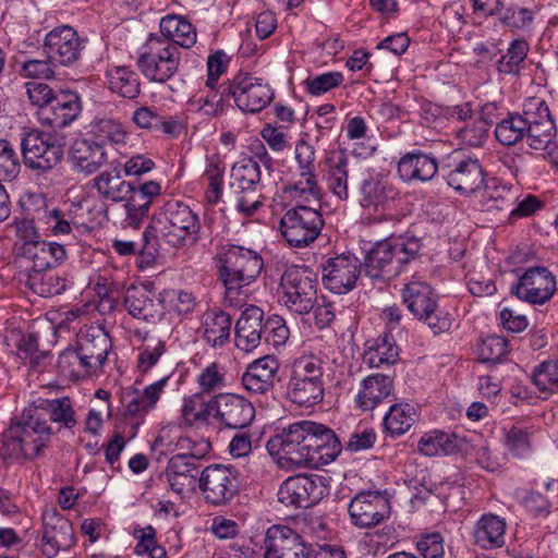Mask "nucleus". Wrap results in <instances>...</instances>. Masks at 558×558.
<instances>
[{"instance_id": "nucleus-25", "label": "nucleus", "mask_w": 558, "mask_h": 558, "mask_svg": "<svg viewBox=\"0 0 558 558\" xmlns=\"http://www.w3.org/2000/svg\"><path fill=\"white\" fill-rule=\"evenodd\" d=\"M19 253L31 264L29 272L51 269L66 259V251L62 244L41 239L21 245Z\"/></svg>"}, {"instance_id": "nucleus-31", "label": "nucleus", "mask_w": 558, "mask_h": 558, "mask_svg": "<svg viewBox=\"0 0 558 558\" xmlns=\"http://www.w3.org/2000/svg\"><path fill=\"white\" fill-rule=\"evenodd\" d=\"M279 362L270 355L251 363L242 375V385L251 393H265L274 387Z\"/></svg>"}, {"instance_id": "nucleus-47", "label": "nucleus", "mask_w": 558, "mask_h": 558, "mask_svg": "<svg viewBox=\"0 0 558 558\" xmlns=\"http://www.w3.org/2000/svg\"><path fill=\"white\" fill-rule=\"evenodd\" d=\"M94 182L98 193L112 202L125 201L132 192V183L123 180L117 169L101 172Z\"/></svg>"}, {"instance_id": "nucleus-32", "label": "nucleus", "mask_w": 558, "mask_h": 558, "mask_svg": "<svg viewBox=\"0 0 558 558\" xmlns=\"http://www.w3.org/2000/svg\"><path fill=\"white\" fill-rule=\"evenodd\" d=\"M71 160L77 171L93 174L107 163L108 150L94 138L76 141L71 149Z\"/></svg>"}, {"instance_id": "nucleus-56", "label": "nucleus", "mask_w": 558, "mask_h": 558, "mask_svg": "<svg viewBox=\"0 0 558 558\" xmlns=\"http://www.w3.org/2000/svg\"><path fill=\"white\" fill-rule=\"evenodd\" d=\"M205 456H171L168 463L169 474H175L190 484H195L201 476L197 459Z\"/></svg>"}, {"instance_id": "nucleus-63", "label": "nucleus", "mask_w": 558, "mask_h": 558, "mask_svg": "<svg viewBox=\"0 0 558 558\" xmlns=\"http://www.w3.org/2000/svg\"><path fill=\"white\" fill-rule=\"evenodd\" d=\"M515 495L523 507L535 517H545L550 512V502L544 495L526 489H519Z\"/></svg>"}, {"instance_id": "nucleus-51", "label": "nucleus", "mask_w": 558, "mask_h": 558, "mask_svg": "<svg viewBox=\"0 0 558 558\" xmlns=\"http://www.w3.org/2000/svg\"><path fill=\"white\" fill-rule=\"evenodd\" d=\"M181 415L185 424H208L209 418L214 417L213 398L205 401L202 393H194L183 401Z\"/></svg>"}, {"instance_id": "nucleus-14", "label": "nucleus", "mask_w": 558, "mask_h": 558, "mask_svg": "<svg viewBox=\"0 0 558 558\" xmlns=\"http://www.w3.org/2000/svg\"><path fill=\"white\" fill-rule=\"evenodd\" d=\"M231 97L243 112L257 113L274 99L270 85L251 73H239L232 78Z\"/></svg>"}, {"instance_id": "nucleus-53", "label": "nucleus", "mask_w": 558, "mask_h": 558, "mask_svg": "<svg viewBox=\"0 0 558 558\" xmlns=\"http://www.w3.org/2000/svg\"><path fill=\"white\" fill-rule=\"evenodd\" d=\"M58 368L64 377L74 380L94 375V372L87 366L76 347L68 348L60 353Z\"/></svg>"}, {"instance_id": "nucleus-40", "label": "nucleus", "mask_w": 558, "mask_h": 558, "mask_svg": "<svg viewBox=\"0 0 558 558\" xmlns=\"http://www.w3.org/2000/svg\"><path fill=\"white\" fill-rule=\"evenodd\" d=\"M402 300L408 310L420 318L428 310H434L437 303L436 294L425 281L412 280L402 290Z\"/></svg>"}, {"instance_id": "nucleus-62", "label": "nucleus", "mask_w": 558, "mask_h": 558, "mask_svg": "<svg viewBox=\"0 0 558 558\" xmlns=\"http://www.w3.org/2000/svg\"><path fill=\"white\" fill-rule=\"evenodd\" d=\"M17 349L20 357L23 361L28 362L31 367L34 369H39L43 361L48 356L47 351H40L38 349V338L33 333L23 337Z\"/></svg>"}, {"instance_id": "nucleus-59", "label": "nucleus", "mask_w": 558, "mask_h": 558, "mask_svg": "<svg viewBox=\"0 0 558 558\" xmlns=\"http://www.w3.org/2000/svg\"><path fill=\"white\" fill-rule=\"evenodd\" d=\"M276 463L287 471H299L302 469H318L320 465L329 464L338 456H300L294 459L292 456H276Z\"/></svg>"}, {"instance_id": "nucleus-58", "label": "nucleus", "mask_w": 558, "mask_h": 558, "mask_svg": "<svg viewBox=\"0 0 558 558\" xmlns=\"http://www.w3.org/2000/svg\"><path fill=\"white\" fill-rule=\"evenodd\" d=\"M20 171V158L13 144L7 138L0 137V179L12 181Z\"/></svg>"}, {"instance_id": "nucleus-37", "label": "nucleus", "mask_w": 558, "mask_h": 558, "mask_svg": "<svg viewBox=\"0 0 558 558\" xmlns=\"http://www.w3.org/2000/svg\"><path fill=\"white\" fill-rule=\"evenodd\" d=\"M349 159L344 151H331L327 158L326 182L329 191L340 201L349 198Z\"/></svg>"}, {"instance_id": "nucleus-28", "label": "nucleus", "mask_w": 558, "mask_h": 558, "mask_svg": "<svg viewBox=\"0 0 558 558\" xmlns=\"http://www.w3.org/2000/svg\"><path fill=\"white\" fill-rule=\"evenodd\" d=\"M265 558L311 550L302 536L287 525H272L265 537Z\"/></svg>"}, {"instance_id": "nucleus-42", "label": "nucleus", "mask_w": 558, "mask_h": 558, "mask_svg": "<svg viewBox=\"0 0 558 558\" xmlns=\"http://www.w3.org/2000/svg\"><path fill=\"white\" fill-rule=\"evenodd\" d=\"M161 35L159 40L167 39L175 45V48H191L196 43V31L185 19L178 15H167L160 21Z\"/></svg>"}, {"instance_id": "nucleus-9", "label": "nucleus", "mask_w": 558, "mask_h": 558, "mask_svg": "<svg viewBox=\"0 0 558 558\" xmlns=\"http://www.w3.org/2000/svg\"><path fill=\"white\" fill-rule=\"evenodd\" d=\"M323 227L324 219L318 209L299 204L284 213L279 230L290 246L305 247L318 238Z\"/></svg>"}, {"instance_id": "nucleus-49", "label": "nucleus", "mask_w": 558, "mask_h": 558, "mask_svg": "<svg viewBox=\"0 0 558 558\" xmlns=\"http://www.w3.org/2000/svg\"><path fill=\"white\" fill-rule=\"evenodd\" d=\"M35 405L45 413L46 420L49 417L52 422L61 423L66 428H72L76 424L75 412L68 397L38 399Z\"/></svg>"}, {"instance_id": "nucleus-52", "label": "nucleus", "mask_w": 558, "mask_h": 558, "mask_svg": "<svg viewBox=\"0 0 558 558\" xmlns=\"http://www.w3.org/2000/svg\"><path fill=\"white\" fill-rule=\"evenodd\" d=\"M94 140L106 148L108 145L119 147L126 143L128 132L123 125L112 119H100L93 126Z\"/></svg>"}, {"instance_id": "nucleus-34", "label": "nucleus", "mask_w": 558, "mask_h": 558, "mask_svg": "<svg viewBox=\"0 0 558 558\" xmlns=\"http://www.w3.org/2000/svg\"><path fill=\"white\" fill-rule=\"evenodd\" d=\"M397 169L403 182H412L414 180L427 182L436 175L438 163L433 155L414 150L400 158Z\"/></svg>"}, {"instance_id": "nucleus-10", "label": "nucleus", "mask_w": 558, "mask_h": 558, "mask_svg": "<svg viewBox=\"0 0 558 558\" xmlns=\"http://www.w3.org/2000/svg\"><path fill=\"white\" fill-rule=\"evenodd\" d=\"M21 149L25 167L39 174L52 170L63 158V147L56 136L43 131L26 133Z\"/></svg>"}, {"instance_id": "nucleus-13", "label": "nucleus", "mask_w": 558, "mask_h": 558, "mask_svg": "<svg viewBox=\"0 0 558 558\" xmlns=\"http://www.w3.org/2000/svg\"><path fill=\"white\" fill-rule=\"evenodd\" d=\"M520 116L529 132V146L534 149L546 148L556 133L547 102L541 97H530L524 100Z\"/></svg>"}, {"instance_id": "nucleus-35", "label": "nucleus", "mask_w": 558, "mask_h": 558, "mask_svg": "<svg viewBox=\"0 0 558 558\" xmlns=\"http://www.w3.org/2000/svg\"><path fill=\"white\" fill-rule=\"evenodd\" d=\"M506 520L494 513L483 514L472 532L474 544L482 549L500 548L506 543Z\"/></svg>"}, {"instance_id": "nucleus-57", "label": "nucleus", "mask_w": 558, "mask_h": 558, "mask_svg": "<svg viewBox=\"0 0 558 558\" xmlns=\"http://www.w3.org/2000/svg\"><path fill=\"white\" fill-rule=\"evenodd\" d=\"M47 229L56 236L68 235L77 223L73 220L70 211L65 213L59 208L46 207L43 217Z\"/></svg>"}, {"instance_id": "nucleus-39", "label": "nucleus", "mask_w": 558, "mask_h": 558, "mask_svg": "<svg viewBox=\"0 0 558 558\" xmlns=\"http://www.w3.org/2000/svg\"><path fill=\"white\" fill-rule=\"evenodd\" d=\"M230 189L235 197V207L243 216L254 215L262 206V181L231 180Z\"/></svg>"}, {"instance_id": "nucleus-60", "label": "nucleus", "mask_w": 558, "mask_h": 558, "mask_svg": "<svg viewBox=\"0 0 558 558\" xmlns=\"http://www.w3.org/2000/svg\"><path fill=\"white\" fill-rule=\"evenodd\" d=\"M25 88L31 104L39 108L38 114L40 119L43 111H49V107L58 93H54L46 83L36 81L26 83Z\"/></svg>"}, {"instance_id": "nucleus-55", "label": "nucleus", "mask_w": 558, "mask_h": 558, "mask_svg": "<svg viewBox=\"0 0 558 558\" xmlns=\"http://www.w3.org/2000/svg\"><path fill=\"white\" fill-rule=\"evenodd\" d=\"M290 192L298 205L303 203L319 204L322 197V190L315 173L300 174V179L292 184Z\"/></svg>"}, {"instance_id": "nucleus-20", "label": "nucleus", "mask_w": 558, "mask_h": 558, "mask_svg": "<svg viewBox=\"0 0 558 558\" xmlns=\"http://www.w3.org/2000/svg\"><path fill=\"white\" fill-rule=\"evenodd\" d=\"M277 496L278 500L287 507L306 509L320 500L323 490L312 477L298 474L281 484Z\"/></svg>"}, {"instance_id": "nucleus-6", "label": "nucleus", "mask_w": 558, "mask_h": 558, "mask_svg": "<svg viewBox=\"0 0 558 558\" xmlns=\"http://www.w3.org/2000/svg\"><path fill=\"white\" fill-rule=\"evenodd\" d=\"M315 274L304 265L286 268L280 279L281 302L292 313L308 314L317 302Z\"/></svg>"}, {"instance_id": "nucleus-5", "label": "nucleus", "mask_w": 558, "mask_h": 558, "mask_svg": "<svg viewBox=\"0 0 558 558\" xmlns=\"http://www.w3.org/2000/svg\"><path fill=\"white\" fill-rule=\"evenodd\" d=\"M323 362L315 355H302L293 365L288 383L290 400L301 407L319 403L324 397Z\"/></svg>"}, {"instance_id": "nucleus-33", "label": "nucleus", "mask_w": 558, "mask_h": 558, "mask_svg": "<svg viewBox=\"0 0 558 558\" xmlns=\"http://www.w3.org/2000/svg\"><path fill=\"white\" fill-rule=\"evenodd\" d=\"M81 101L76 93L59 92L53 98L49 111H43L40 121L54 129L70 125L81 112Z\"/></svg>"}, {"instance_id": "nucleus-27", "label": "nucleus", "mask_w": 558, "mask_h": 558, "mask_svg": "<svg viewBox=\"0 0 558 558\" xmlns=\"http://www.w3.org/2000/svg\"><path fill=\"white\" fill-rule=\"evenodd\" d=\"M397 189L381 174H368L359 185V202L363 208L379 210L397 196Z\"/></svg>"}, {"instance_id": "nucleus-23", "label": "nucleus", "mask_w": 558, "mask_h": 558, "mask_svg": "<svg viewBox=\"0 0 558 558\" xmlns=\"http://www.w3.org/2000/svg\"><path fill=\"white\" fill-rule=\"evenodd\" d=\"M445 179L450 187L464 195L476 192L486 181L480 160L472 157L453 160Z\"/></svg>"}, {"instance_id": "nucleus-8", "label": "nucleus", "mask_w": 558, "mask_h": 558, "mask_svg": "<svg viewBox=\"0 0 558 558\" xmlns=\"http://www.w3.org/2000/svg\"><path fill=\"white\" fill-rule=\"evenodd\" d=\"M180 61L181 52L173 43L151 34L138 56L137 66L147 80L162 84L178 72Z\"/></svg>"}, {"instance_id": "nucleus-12", "label": "nucleus", "mask_w": 558, "mask_h": 558, "mask_svg": "<svg viewBox=\"0 0 558 558\" xmlns=\"http://www.w3.org/2000/svg\"><path fill=\"white\" fill-rule=\"evenodd\" d=\"M351 522L360 529H371L390 517L389 494L384 490H364L357 493L348 508Z\"/></svg>"}, {"instance_id": "nucleus-64", "label": "nucleus", "mask_w": 558, "mask_h": 558, "mask_svg": "<svg viewBox=\"0 0 558 558\" xmlns=\"http://www.w3.org/2000/svg\"><path fill=\"white\" fill-rule=\"evenodd\" d=\"M505 444L511 451L525 452L533 449V433L522 426H512L505 433Z\"/></svg>"}, {"instance_id": "nucleus-11", "label": "nucleus", "mask_w": 558, "mask_h": 558, "mask_svg": "<svg viewBox=\"0 0 558 558\" xmlns=\"http://www.w3.org/2000/svg\"><path fill=\"white\" fill-rule=\"evenodd\" d=\"M556 290V277L545 266L527 268L510 286V293L512 295L533 305H543L549 302Z\"/></svg>"}, {"instance_id": "nucleus-44", "label": "nucleus", "mask_w": 558, "mask_h": 558, "mask_svg": "<svg viewBox=\"0 0 558 558\" xmlns=\"http://www.w3.org/2000/svg\"><path fill=\"white\" fill-rule=\"evenodd\" d=\"M530 51L529 43L525 39L512 40L506 52L496 62V70L504 75L518 77L527 64Z\"/></svg>"}, {"instance_id": "nucleus-7", "label": "nucleus", "mask_w": 558, "mask_h": 558, "mask_svg": "<svg viewBox=\"0 0 558 558\" xmlns=\"http://www.w3.org/2000/svg\"><path fill=\"white\" fill-rule=\"evenodd\" d=\"M52 429L46 420L45 413L35 405L26 408L19 421L13 423L4 433L7 441H11L15 451L16 446L24 453L33 451L39 453L51 440Z\"/></svg>"}, {"instance_id": "nucleus-54", "label": "nucleus", "mask_w": 558, "mask_h": 558, "mask_svg": "<svg viewBox=\"0 0 558 558\" xmlns=\"http://www.w3.org/2000/svg\"><path fill=\"white\" fill-rule=\"evenodd\" d=\"M204 179L208 182L206 199L209 204H216L222 196V178L225 163L216 155L207 157Z\"/></svg>"}, {"instance_id": "nucleus-22", "label": "nucleus", "mask_w": 558, "mask_h": 558, "mask_svg": "<svg viewBox=\"0 0 558 558\" xmlns=\"http://www.w3.org/2000/svg\"><path fill=\"white\" fill-rule=\"evenodd\" d=\"M87 366L97 374L107 361L111 339L100 327L89 326L80 330L75 345Z\"/></svg>"}, {"instance_id": "nucleus-61", "label": "nucleus", "mask_w": 558, "mask_h": 558, "mask_svg": "<svg viewBox=\"0 0 558 558\" xmlns=\"http://www.w3.org/2000/svg\"><path fill=\"white\" fill-rule=\"evenodd\" d=\"M343 80V74L341 72H327L308 77L304 81V85L310 95L320 96L341 85Z\"/></svg>"}, {"instance_id": "nucleus-36", "label": "nucleus", "mask_w": 558, "mask_h": 558, "mask_svg": "<svg viewBox=\"0 0 558 558\" xmlns=\"http://www.w3.org/2000/svg\"><path fill=\"white\" fill-rule=\"evenodd\" d=\"M168 380L169 376H165L161 379L146 386L142 392L137 391L136 389L133 391L128 390L124 393L123 399L126 402V414L133 417H137L154 409L160 399V395L163 391Z\"/></svg>"}, {"instance_id": "nucleus-24", "label": "nucleus", "mask_w": 558, "mask_h": 558, "mask_svg": "<svg viewBox=\"0 0 558 558\" xmlns=\"http://www.w3.org/2000/svg\"><path fill=\"white\" fill-rule=\"evenodd\" d=\"M265 327L264 311L256 305L247 306L235 324L236 348L244 352H252L264 339Z\"/></svg>"}, {"instance_id": "nucleus-15", "label": "nucleus", "mask_w": 558, "mask_h": 558, "mask_svg": "<svg viewBox=\"0 0 558 558\" xmlns=\"http://www.w3.org/2000/svg\"><path fill=\"white\" fill-rule=\"evenodd\" d=\"M198 484L207 502L227 505L238 493V473L231 466L213 464L202 471Z\"/></svg>"}, {"instance_id": "nucleus-29", "label": "nucleus", "mask_w": 558, "mask_h": 558, "mask_svg": "<svg viewBox=\"0 0 558 558\" xmlns=\"http://www.w3.org/2000/svg\"><path fill=\"white\" fill-rule=\"evenodd\" d=\"M474 437L476 436L469 438L465 435L434 429L425 433L418 445L421 451L427 449L434 453H470L475 450Z\"/></svg>"}, {"instance_id": "nucleus-48", "label": "nucleus", "mask_w": 558, "mask_h": 558, "mask_svg": "<svg viewBox=\"0 0 558 558\" xmlns=\"http://www.w3.org/2000/svg\"><path fill=\"white\" fill-rule=\"evenodd\" d=\"M416 411L407 402L395 403L384 416L385 430L391 436L405 434L414 424Z\"/></svg>"}, {"instance_id": "nucleus-1", "label": "nucleus", "mask_w": 558, "mask_h": 558, "mask_svg": "<svg viewBox=\"0 0 558 558\" xmlns=\"http://www.w3.org/2000/svg\"><path fill=\"white\" fill-rule=\"evenodd\" d=\"M202 229L198 215L181 201L163 204L143 232L140 268L151 267L159 256L161 242L173 248L195 244Z\"/></svg>"}, {"instance_id": "nucleus-21", "label": "nucleus", "mask_w": 558, "mask_h": 558, "mask_svg": "<svg viewBox=\"0 0 558 558\" xmlns=\"http://www.w3.org/2000/svg\"><path fill=\"white\" fill-rule=\"evenodd\" d=\"M124 306L130 315L146 322H155L163 314L162 300L153 283L130 286L124 294Z\"/></svg>"}, {"instance_id": "nucleus-43", "label": "nucleus", "mask_w": 558, "mask_h": 558, "mask_svg": "<svg viewBox=\"0 0 558 558\" xmlns=\"http://www.w3.org/2000/svg\"><path fill=\"white\" fill-rule=\"evenodd\" d=\"M109 89L125 99H135L141 94V82L136 72L128 66H112L106 71Z\"/></svg>"}, {"instance_id": "nucleus-45", "label": "nucleus", "mask_w": 558, "mask_h": 558, "mask_svg": "<svg viewBox=\"0 0 558 558\" xmlns=\"http://www.w3.org/2000/svg\"><path fill=\"white\" fill-rule=\"evenodd\" d=\"M26 286L39 296L51 298L63 293L69 287V280L65 276L48 269L29 272Z\"/></svg>"}, {"instance_id": "nucleus-46", "label": "nucleus", "mask_w": 558, "mask_h": 558, "mask_svg": "<svg viewBox=\"0 0 558 558\" xmlns=\"http://www.w3.org/2000/svg\"><path fill=\"white\" fill-rule=\"evenodd\" d=\"M399 349L390 333L379 336L365 351L364 361L369 367L391 365L398 361Z\"/></svg>"}, {"instance_id": "nucleus-50", "label": "nucleus", "mask_w": 558, "mask_h": 558, "mask_svg": "<svg viewBox=\"0 0 558 558\" xmlns=\"http://www.w3.org/2000/svg\"><path fill=\"white\" fill-rule=\"evenodd\" d=\"M495 135L499 143L506 146H511L526 140L529 144L527 129L518 112L508 113L500 122L497 123Z\"/></svg>"}, {"instance_id": "nucleus-17", "label": "nucleus", "mask_w": 558, "mask_h": 558, "mask_svg": "<svg viewBox=\"0 0 558 558\" xmlns=\"http://www.w3.org/2000/svg\"><path fill=\"white\" fill-rule=\"evenodd\" d=\"M84 48L77 32L68 25L54 27L45 36L44 49L57 64L69 66L75 63Z\"/></svg>"}, {"instance_id": "nucleus-16", "label": "nucleus", "mask_w": 558, "mask_h": 558, "mask_svg": "<svg viewBox=\"0 0 558 558\" xmlns=\"http://www.w3.org/2000/svg\"><path fill=\"white\" fill-rule=\"evenodd\" d=\"M361 262L351 254L327 258L322 265V278L326 289L337 294L351 291L361 275Z\"/></svg>"}, {"instance_id": "nucleus-30", "label": "nucleus", "mask_w": 558, "mask_h": 558, "mask_svg": "<svg viewBox=\"0 0 558 558\" xmlns=\"http://www.w3.org/2000/svg\"><path fill=\"white\" fill-rule=\"evenodd\" d=\"M392 377L379 373L371 374L361 380L355 404L363 411H372L392 393Z\"/></svg>"}, {"instance_id": "nucleus-26", "label": "nucleus", "mask_w": 558, "mask_h": 558, "mask_svg": "<svg viewBox=\"0 0 558 558\" xmlns=\"http://www.w3.org/2000/svg\"><path fill=\"white\" fill-rule=\"evenodd\" d=\"M161 193L159 182L150 180L140 185L132 184V192L126 197L125 220L131 227H138L145 217L148 216L149 208L156 197Z\"/></svg>"}, {"instance_id": "nucleus-19", "label": "nucleus", "mask_w": 558, "mask_h": 558, "mask_svg": "<svg viewBox=\"0 0 558 558\" xmlns=\"http://www.w3.org/2000/svg\"><path fill=\"white\" fill-rule=\"evenodd\" d=\"M43 553L54 557L59 550H68L75 544L72 523L56 509L43 513Z\"/></svg>"}, {"instance_id": "nucleus-2", "label": "nucleus", "mask_w": 558, "mask_h": 558, "mask_svg": "<svg viewBox=\"0 0 558 558\" xmlns=\"http://www.w3.org/2000/svg\"><path fill=\"white\" fill-rule=\"evenodd\" d=\"M268 453H341L343 444L328 426L301 421L277 432L266 445Z\"/></svg>"}, {"instance_id": "nucleus-41", "label": "nucleus", "mask_w": 558, "mask_h": 558, "mask_svg": "<svg viewBox=\"0 0 558 558\" xmlns=\"http://www.w3.org/2000/svg\"><path fill=\"white\" fill-rule=\"evenodd\" d=\"M481 194V209L487 213L509 210L517 201L511 187L499 182L497 178H489L484 182Z\"/></svg>"}, {"instance_id": "nucleus-3", "label": "nucleus", "mask_w": 558, "mask_h": 558, "mask_svg": "<svg viewBox=\"0 0 558 558\" xmlns=\"http://www.w3.org/2000/svg\"><path fill=\"white\" fill-rule=\"evenodd\" d=\"M421 240L414 235L388 238L376 242L364 258L365 274L373 279H390L418 257Z\"/></svg>"}, {"instance_id": "nucleus-18", "label": "nucleus", "mask_w": 558, "mask_h": 558, "mask_svg": "<svg viewBox=\"0 0 558 558\" xmlns=\"http://www.w3.org/2000/svg\"><path fill=\"white\" fill-rule=\"evenodd\" d=\"M214 418L228 428H244L255 416L251 401L235 393H219L213 398Z\"/></svg>"}, {"instance_id": "nucleus-38", "label": "nucleus", "mask_w": 558, "mask_h": 558, "mask_svg": "<svg viewBox=\"0 0 558 558\" xmlns=\"http://www.w3.org/2000/svg\"><path fill=\"white\" fill-rule=\"evenodd\" d=\"M232 319L222 311L211 310L202 320L203 339L213 348H221L230 340Z\"/></svg>"}, {"instance_id": "nucleus-4", "label": "nucleus", "mask_w": 558, "mask_h": 558, "mask_svg": "<svg viewBox=\"0 0 558 558\" xmlns=\"http://www.w3.org/2000/svg\"><path fill=\"white\" fill-rule=\"evenodd\" d=\"M219 262L220 278L229 295L238 294L243 287L254 282L264 267L257 252L234 244L222 247Z\"/></svg>"}]
</instances>
